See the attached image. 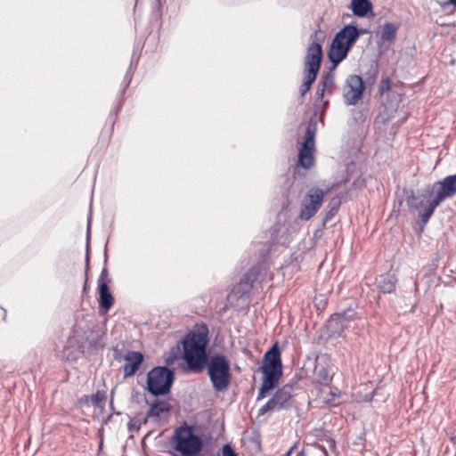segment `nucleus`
Segmentation results:
<instances>
[{
  "label": "nucleus",
  "mask_w": 456,
  "mask_h": 456,
  "mask_svg": "<svg viewBox=\"0 0 456 456\" xmlns=\"http://www.w3.org/2000/svg\"><path fill=\"white\" fill-rule=\"evenodd\" d=\"M208 333L206 324H197L183 338V359L192 371L200 372L207 366Z\"/></svg>",
  "instance_id": "f257e3e1"
},
{
  "label": "nucleus",
  "mask_w": 456,
  "mask_h": 456,
  "mask_svg": "<svg viewBox=\"0 0 456 456\" xmlns=\"http://www.w3.org/2000/svg\"><path fill=\"white\" fill-rule=\"evenodd\" d=\"M202 449V438L195 433L192 426L183 423L175 429L168 452L171 456H198Z\"/></svg>",
  "instance_id": "f03ea898"
},
{
  "label": "nucleus",
  "mask_w": 456,
  "mask_h": 456,
  "mask_svg": "<svg viewBox=\"0 0 456 456\" xmlns=\"http://www.w3.org/2000/svg\"><path fill=\"white\" fill-rule=\"evenodd\" d=\"M264 379L259 389L257 400L265 397L266 394L272 390L282 375V363L281 359V351L274 344L265 354L264 364L262 367Z\"/></svg>",
  "instance_id": "7ed1b4c3"
},
{
  "label": "nucleus",
  "mask_w": 456,
  "mask_h": 456,
  "mask_svg": "<svg viewBox=\"0 0 456 456\" xmlns=\"http://www.w3.org/2000/svg\"><path fill=\"white\" fill-rule=\"evenodd\" d=\"M322 60V48L321 44L313 42L306 51L305 57V77L303 84L300 87V94L304 96L311 88L313 83L315 81L319 72Z\"/></svg>",
  "instance_id": "20e7f679"
},
{
  "label": "nucleus",
  "mask_w": 456,
  "mask_h": 456,
  "mask_svg": "<svg viewBox=\"0 0 456 456\" xmlns=\"http://www.w3.org/2000/svg\"><path fill=\"white\" fill-rule=\"evenodd\" d=\"M438 189L435 198L430 200L422 212H419L420 221L427 224L435 209L446 199L456 194V174L448 175L436 183Z\"/></svg>",
  "instance_id": "39448f33"
},
{
  "label": "nucleus",
  "mask_w": 456,
  "mask_h": 456,
  "mask_svg": "<svg viewBox=\"0 0 456 456\" xmlns=\"http://www.w3.org/2000/svg\"><path fill=\"white\" fill-rule=\"evenodd\" d=\"M206 367L213 387L216 391L225 390L231 379L230 363L226 357L221 354L213 355L208 360Z\"/></svg>",
  "instance_id": "423d86ee"
},
{
  "label": "nucleus",
  "mask_w": 456,
  "mask_h": 456,
  "mask_svg": "<svg viewBox=\"0 0 456 456\" xmlns=\"http://www.w3.org/2000/svg\"><path fill=\"white\" fill-rule=\"evenodd\" d=\"M174 372L167 367H155L148 372L147 387L153 395H167L174 382Z\"/></svg>",
  "instance_id": "0eeeda50"
},
{
  "label": "nucleus",
  "mask_w": 456,
  "mask_h": 456,
  "mask_svg": "<svg viewBox=\"0 0 456 456\" xmlns=\"http://www.w3.org/2000/svg\"><path fill=\"white\" fill-rule=\"evenodd\" d=\"M324 196L325 192L323 190L319 188L310 189L301 202L299 217L305 221L312 218L320 209Z\"/></svg>",
  "instance_id": "6e6552de"
},
{
  "label": "nucleus",
  "mask_w": 456,
  "mask_h": 456,
  "mask_svg": "<svg viewBox=\"0 0 456 456\" xmlns=\"http://www.w3.org/2000/svg\"><path fill=\"white\" fill-rule=\"evenodd\" d=\"M292 397V387L284 386L278 389L274 395L259 410V414H265L268 411H277L287 409L290 406Z\"/></svg>",
  "instance_id": "1a4fd4ad"
},
{
  "label": "nucleus",
  "mask_w": 456,
  "mask_h": 456,
  "mask_svg": "<svg viewBox=\"0 0 456 456\" xmlns=\"http://www.w3.org/2000/svg\"><path fill=\"white\" fill-rule=\"evenodd\" d=\"M315 128L309 125L305 130V136L298 154V165L308 169L314 165Z\"/></svg>",
  "instance_id": "9d476101"
},
{
  "label": "nucleus",
  "mask_w": 456,
  "mask_h": 456,
  "mask_svg": "<svg viewBox=\"0 0 456 456\" xmlns=\"http://www.w3.org/2000/svg\"><path fill=\"white\" fill-rule=\"evenodd\" d=\"M365 86L362 78L358 75L347 77L344 86L343 97L346 104L354 105L362 97Z\"/></svg>",
  "instance_id": "9b49d317"
},
{
  "label": "nucleus",
  "mask_w": 456,
  "mask_h": 456,
  "mask_svg": "<svg viewBox=\"0 0 456 456\" xmlns=\"http://www.w3.org/2000/svg\"><path fill=\"white\" fill-rule=\"evenodd\" d=\"M355 317V312L352 309H347L341 314H333L328 322V327L335 335H339L345 329L349 327V322Z\"/></svg>",
  "instance_id": "f8f14e48"
},
{
  "label": "nucleus",
  "mask_w": 456,
  "mask_h": 456,
  "mask_svg": "<svg viewBox=\"0 0 456 456\" xmlns=\"http://www.w3.org/2000/svg\"><path fill=\"white\" fill-rule=\"evenodd\" d=\"M345 35L335 36L328 52V58L333 64V68H336L343 60H345L351 48L344 46L341 40Z\"/></svg>",
  "instance_id": "ddd939ff"
},
{
  "label": "nucleus",
  "mask_w": 456,
  "mask_h": 456,
  "mask_svg": "<svg viewBox=\"0 0 456 456\" xmlns=\"http://www.w3.org/2000/svg\"><path fill=\"white\" fill-rule=\"evenodd\" d=\"M124 374L125 377L133 376L143 362V354L137 351H129L124 357Z\"/></svg>",
  "instance_id": "4468645a"
},
{
  "label": "nucleus",
  "mask_w": 456,
  "mask_h": 456,
  "mask_svg": "<svg viewBox=\"0 0 456 456\" xmlns=\"http://www.w3.org/2000/svg\"><path fill=\"white\" fill-rule=\"evenodd\" d=\"M260 272V267L254 266L248 270L240 280V284L234 288L236 293L241 294V296L248 294L252 289L253 282L256 281Z\"/></svg>",
  "instance_id": "2eb2a0df"
},
{
  "label": "nucleus",
  "mask_w": 456,
  "mask_h": 456,
  "mask_svg": "<svg viewBox=\"0 0 456 456\" xmlns=\"http://www.w3.org/2000/svg\"><path fill=\"white\" fill-rule=\"evenodd\" d=\"M343 32L345 36L341 40L342 45L348 48H352L360 37L359 29L356 26L346 25L341 30H339L336 36H340L341 34L343 35Z\"/></svg>",
  "instance_id": "dca6fc26"
},
{
  "label": "nucleus",
  "mask_w": 456,
  "mask_h": 456,
  "mask_svg": "<svg viewBox=\"0 0 456 456\" xmlns=\"http://www.w3.org/2000/svg\"><path fill=\"white\" fill-rule=\"evenodd\" d=\"M98 290L100 307L107 312L114 304V297L110 291L108 282L99 284Z\"/></svg>",
  "instance_id": "f3484780"
},
{
  "label": "nucleus",
  "mask_w": 456,
  "mask_h": 456,
  "mask_svg": "<svg viewBox=\"0 0 456 456\" xmlns=\"http://www.w3.org/2000/svg\"><path fill=\"white\" fill-rule=\"evenodd\" d=\"M350 9L354 15L357 17H365L372 12L373 5L370 0H352Z\"/></svg>",
  "instance_id": "a211bd4d"
},
{
  "label": "nucleus",
  "mask_w": 456,
  "mask_h": 456,
  "mask_svg": "<svg viewBox=\"0 0 456 456\" xmlns=\"http://www.w3.org/2000/svg\"><path fill=\"white\" fill-rule=\"evenodd\" d=\"M396 279L393 274L381 275L378 285L383 293H392L395 289Z\"/></svg>",
  "instance_id": "6ab92c4d"
},
{
  "label": "nucleus",
  "mask_w": 456,
  "mask_h": 456,
  "mask_svg": "<svg viewBox=\"0 0 456 456\" xmlns=\"http://www.w3.org/2000/svg\"><path fill=\"white\" fill-rule=\"evenodd\" d=\"M341 393L338 389H330V391H325L324 389L320 392V398L323 403L336 406L338 405V400L340 398Z\"/></svg>",
  "instance_id": "aec40b11"
},
{
  "label": "nucleus",
  "mask_w": 456,
  "mask_h": 456,
  "mask_svg": "<svg viewBox=\"0 0 456 456\" xmlns=\"http://www.w3.org/2000/svg\"><path fill=\"white\" fill-rule=\"evenodd\" d=\"M426 197L419 193H415L413 191L406 198L407 206L415 210H419L424 206Z\"/></svg>",
  "instance_id": "412c9836"
},
{
  "label": "nucleus",
  "mask_w": 456,
  "mask_h": 456,
  "mask_svg": "<svg viewBox=\"0 0 456 456\" xmlns=\"http://www.w3.org/2000/svg\"><path fill=\"white\" fill-rule=\"evenodd\" d=\"M398 28L390 22H387L384 24L380 35V38L384 42H391L395 38L396 31Z\"/></svg>",
  "instance_id": "4be33fe9"
},
{
  "label": "nucleus",
  "mask_w": 456,
  "mask_h": 456,
  "mask_svg": "<svg viewBox=\"0 0 456 456\" xmlns=\"http://www.w3.org/2000/svg\"><path fill=\"white\" fill-rule=\"evenodd\" d=\"M168 405L166 402L158 401L151 404L147 416L159 418L160 413L167 411Z\"/></svg>",
  "instance_id": "5701e85b"
},
{
  "label": "nucleus",
  "mask_w": 456,
  "mask_h": 456,
  "mask_svg": "<svg viewBox=\"0 0 456 456\" xmlns=\"http://www.w3.org/2000/svg\"><path fill=\"white\" fill-rule=\"evenodd\" d=\"M319 86L328 90V92H331L334 86V76L331 73H326L322 76V80L319 83Z\"/></svg>",
  "instance_id": "b1692460"
},
{
  "label": "nucleus",
  "mask_w": 456,
  "mask_h": 456,
  "mask_svg": "<svg viewBox=\"0 0 456 456\" xmlns=\"http://www.w3.org/2000/svg\"><path fill=\"white\" fill-rule=\"evenodd\" d=\"M106 400V395L103 391H97L90 399L91 403L96 407H102Z\"/></svg>",
  "instance_id": "393cba45"
},
{
  "label": "nucleus",
  "mask_w": 456,
  "mask_h": 456,
  "mask_svg": "<svg viewBox=\"0 0 456 456\" xmlns=\"http://www.w3.org/2000/svg\"><path fill=\"white\" fill-rule=\"evenodd\" d=\"M317 380L322 384H328L331 380V376L325 367L317 368Z\"/></svg>",
  "instance_id": "a878e982"
},
{
  "label": "nucleus",
  "mask_w": 456,
  "mask_h": 456,
  "mask_svg": "<svg viewBox=\"0 0 456 456\" xmlns=\"http://www.w3.org/2000/svg\"><path fill=\"white\" fill-rule=\"evenodd\" d=\"M137 61H138V59L135 57V54H133L129 69L124 77V83H125L126 87H127L129 86V84L132 80L133 69H134L133 66H134V63L136 64Z\"/></svg>",
  "instance_id": "bb28decb"
},
{
  "label": "nucleus",
  "mask_w": 456,
  "mask_h": 456,
  "mask_svg": "<svg viewBox=\"0 0 456 456\" xmlns=\"http://www.w3.org/2000/svg\"><path fill=\"white\" fill-rule=\"evenodd\" d=\"M222 456H238V454L232 446L227 444L222 447Z\"/></svg>",
  "instance_id": "cd10ccee"
},
{
  "label": "nucleus",
  "mask_w": 456,
  "mask_h": 456,
  "mask_svg": "<svg viewBox=\"0 0 456 456\" xmlns=\"http://www.w3.org/2000/svg\"><path fill=\"white\" fill-rule=\"evenodd\" d=\"M390 90V81L389 78H385L381 80L380 86H379V91L381 94H384L385 92H387Z\"/></svg>",
  "instance_id": "c85d7f7f"
},
{
  "label": "nucleus",
  "mask_w": 456,
  "mask_h": 456,
  "mask_svg": "<svg viewBox=\"0 0 456 456\" xmlns=\"http://www.w3.org/2000/svg\"><path fill=\"white\" fill-rule=\"evenodd\" d=\"M107 276H108V271L106 268H103L101 272L99 278H98V285L102 282H108Z\"/></svg>",
  "instance_id": "c756f323"
},
{
  "label": "nucleus",
  "mask_w": 456,
  "mask_h": 456,
  "mask_svg": "<svg viewBox=\"0 0 456 456\" xmlns=\"http://www.w3.org/2000/svg\"><path fill=\"white\" fill-rule=\"evenodd\" d=\"M325 92H328V90L324 89L323 87L318 86V89L316 91V97H317V100H322L323 96H324V94Z\"/></svg>",
  "instance_id": "7c9ffc66"
},
{
  "label": "nucleus",
  "mask_w": 456,
  "mask_h": 456,
  "mask_svg": "<svg viewBox=\"0 0 456 456\" xmlns=\"http://www.w3.org/2000/svg\"><path fill=\"white\" fill-rule=\"evenodd\" d=\"M89 229H90V222L88 223V231H87V244H86V268L88 267V263H89Z\"/></svg>",
  "instance_id": "2f4dec72"
},
{
  "label": "nucleus",
  "mask_w": 456,
  "mask_h": 456,
  "mask_svg": "<svg viewBox=\"0 0 456 456\" xmlns=\"http://www.w3.org/2000/svg\"><path fill=\"white\" fill-rule=\"evenodd\" d=\"M296 444H294L288 452L287 453L284 455V456H290L291 453L293 452L294 449L296 448Z\"/></svg>",
  "instance_id": "473e14b6"
},
{
  "label": "nucleus",
  "mask_w": 456,
  "mask_h": 456,
  "mask_svg": "<svg viewBox=\"0 0 456 456\" xmlns=\"http://www.w3.org/2000/svg\"><path fill=\"white\" fill-rule=\"evenodd\" d=\"M77 350L79 353L83 352V345H77Z\"/></svg>",
  "instance_id": "72a5a7b5"
},
{
  "label": "nucleus",
  "mask_w": 456,
  "mask_h": 456,
  "mask_svg": "<svg viewBox=\"0 0 456 456\" xmlns=\"http://www.w3.org/2000/svg\"><path fill=\"white\" fill-rule=\"evenodd\" d=\"M449 3L456 6V0H449Z\"/></svg>",
  "instance_id": "f704fd0d"
},
{
  "label": "nucleus",
  "mask_w": 456,
  "mask_h": 456,
  "mask_svg": "<svg viewBox=\"0 0 456 456\" xmlns=\"http://www.w3.org/2000/svg\"><path fill=\"white\" fill-rule=\"evenodd\" d=\"M297 456H305L304 452H300Z\"/></svg>",
  "instance_id": "c9c22d12"
}]
</instances>
